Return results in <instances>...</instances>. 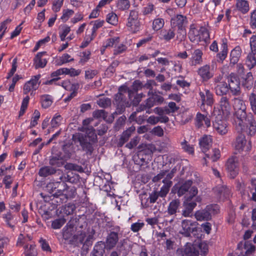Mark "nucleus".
I'll use <instances>...</instances> for the list:
<instances>
[{"instance_id":"obj_1","label":"nucleus","mask_w":256,"mask_h":256,"mask_svg":"<svg viewBox=\"0 0 256 256\" xmlns=\"http://www.w3.org/2000/svg\"><path fill=\"white\" fill-rule=\"evenodd\" d=\"M72 140L75 142H79L82 150L89 156L92 154L98 142L97 134L92 127L88 128L84 134L78 133L73 136Z\"/></svg>"},{"instance_id":"obj_2","label":"nucleus","mask_w":256,"mask_h":256,"mask_svg":"<svg viewBox=\"0 0 256 256\" xmlns=\"http://www.w3.org/2000/svg\"><path fill=\"white\" fill-rule=\"evenodd\" d=\"M122 92L126 93V86H122L118 89V92L114 95V104L116 106V110L112 114L111 122L114 118V115L120 114L125 111L126 107H130L131 104L126 100V96Z\"/></svg>"},{"instance_id":"obj_3","label":"nucleus","mask_w":256,"mask_h":256,"mask_svg":"<svg viewBox=\"0 0 256 256\" xmlns=\"http://www.w3.org/2000/svg\"><path fill=\"white\" fill-rule=\"evenodd\" d=\"M220 207L218 204H212L208 205L204 208L196 212L194 216L198 221H209L212 220V216L219 212Z\"/></svg>"},{"instance_id":"obj_4","label":"nucleus","mask_w":256,"mask_h":256,"mask_svg":"<svg viewBox=\"0 0 256 256\" xmlns=\"http://www.w3.org/2000/svg\"><path fill=\"white\" fill-rule=\"evenodd\" d=\"M198 194V188L196 186L192 187L190 191V196H185V200L183 202L184 210L182 214L184 217L192 216L194 209L196 206V202L192 201V198Z\"/></svg>"},{"instance_id":"obj_5","label":"nucleus","mask_w":256,"mask_h":256,"mask_svg":"<svg viewBox=\"0 0 256 256\" xmlns=\"http://www.w3.org/2000/svg\"><path fill=\"white\" fill-rule=\"evenodd\" d=\"M171 26L172 27H178V38L182 40L186 36V26L188 24L186 16L182 14H176L170 20Z\"/></svg>"},{"instance_id":"obj_6","label":"nucleus","mask_w":256,"mask_h":256,"mask_svg":"<svg viewBox=\"0 0 256 256\" xmlns=\"http://www.w3.org/2000/svg\"><path fill=\"white\" fill-rule=\"evenodd\" d=\"M158 94H162L160 92H154L149 91L148 93L149 98L146 100V105L144 106L142 108L140 107L138 109L136 110V112H140L144 110V108H151L154 105H160L162 104L164 102V98Z\"/></svg>"},{"instance_id":"obj_7","label":"nucleus","mask_w":256,"mask_h":256,"mask_svg":"<svg viewBox=\"0 0 256 256\" xmlns=\"http://www.w3.org/2000/svg\"><path fill=\"white\" fill-rule=\"evenodd\" d=\"M57 196H61L66 200L69 198L74 197L76 193V189L74 186H68L66 183L60 180L56 182Z\"/></svg>"},{"instance_id":"obj_8","label":"nucleus","mask_w":256,"mask_h":256,"mask_svg":"<svg viewBox=\"0 0 256 256\" xmlns=\"http://www.w3.org/2000/svg\"><path fill=\"white\" fill-rule=\"evenodd\" d=\"M112 231L108 233L104 242V245L107 250L113 249L116 246L119 240L118 233L120 231V227L116 226L112 228Z\"/></svg>"},{"instance_id":"obj_9","label":"nucleus","mask_w":256,"mask_h":256,"mask_svg":"<svg viewBox=\"0 0 256 256\" xmlns=\"http://www.w3.org/2000/svg\"><path fill=\"white\" fill-rule=\"evenodd\" d=\"M198 225L196 222L184 220L182 222V231L180 233L186 237L190 236L191 234L196 236L198 234Z\"/></svg>"},{"instance_id":"obj_10","label":"nucleus","mask_w":256,"mask_h":256,"mask_svg":"<svg viewBox=\"0 0 256 256\" xmlns=\"http://www.w3.org/2000/svg\"><path fill=\"white\" fill-rule=\"evenodd\" d=\"M228 86L230 92L234 96H239L241 94L240 82L237 74L231 73L228 76Z\"/></svg>"},{"instance_id":"obj_11","label":"nucleus","mask_w":256,"mask_h":256,"mask_svg":"<svg viewBox=\"0 0 256 256\" xmlns=\"http://www.w3.org/2000/svg\"><path fill=\"white\" fill-rule=\"evenodd\" d=\"M254 250V246L248 242H246L244 247L242 244H238L236 250L234 252L229 254L228 256H246Z\"/></svg>"},{"instance_id":"obj_12","label":"nucleus","mask_w":256,"mask_h":256,"mask_svg":"<svg viewBox=\"0 0 256 256\" xmlns=\"http://www.w3.org/2000/svg\"><path fill=\"white\" fill-rule=\"evenodd\" d=\"M138 12L136 10H131L128 18L126 26L130 28L131 30L138 31L140 26V22L138 18Z\"/></svg>"},{"instance_id":"obj_13","label":"nucleus","mask_w":256,"mask_h":256,"mask_svg":"<svg viewBox=\"0 0 256 256\" xmlns=\"http://www.w3.org/2000/svg\"><path fill=\"white\" fill-rule=\"evenodd\" d=\"M41 196L44 198L45 202H49L52 204L51 210L56 208L58 206L62 204L64 200H66L65 198L61 196H49L44 193H40Z\"/></svg>"},{"instance_id":"obj_14","label":"nucleus","mask_w":256,"mask_h":256,"mask_svg":"<svg viewBox=\"0 0 256 256\" xmlns=\"http://www.w3.org/2000/svg\"><path fill=\"white\" fill-rule=\"evenodd\" d=\"M226 168L232 178L236 177L238 172V159L236 156H232L228 159L226 164Z\"/></svg>"},{"instance_id":"obj_15","label":"nucleus","mask_w":256,"mask_h":256,"mask_svg":"<svg viewBox=\"0 0 256 256\" xmlns=\"http://www.w3.org/2000/svg\"><path fill=\"white\" fill-rule=\"evenodd\" d=\"M200 32L202 33L204 37V40L206 42V39L209 37V34L208 30L204 29L200 32L198 29L194 28H191L188 34L190 40L192 42H200Z\"/></svg>"},{"instance_id":"obj_16","label":"nucleus","mask_w":256,"mask_h":256,"mask_svg":"<svg viewBox=\"0 0 256 256\" xmlns=\"http://www.w3.org/2000/svg\"><path fill=\"white\" fill-rule=\"evenodd\" d=\"M64 160L62 152H58L50 157L49 164L52 167L60 168L64 164Z\"/></svg>"},{"instance_id":"obj_17","label":"nucleus","mask_w":256,"mask_h":256,"mask_svg":"<svg viewBox=\"0 0 256 256\" xmlns=\"http://www.w3.org/2000/svg\"><path fill=\"white\" fill-rule=\"evenodd\" d=\"M214 192L216 198L224 200L228 198L230 190L228 188L224 186H218L213 188Z\"/></svg>"},{"instance_id":"obj_18","label":"nucleus","mask_w":256,"mask_h":256,"mask_svg":"<svg viewBox=\"0 0 256 256\" xmlns=\"http://www.w3.org/2000/svg\"><path fill=\"white\" fill-rule=\"evenodd\" d=\"M198 74L202 80L204 82H207L213 76V74L210 70V66L206 64L198 70Z\"/></svg>"},{"instance_id":"obj_19","label":"nucleus","mask_w":256,"mask_h":256,"mask_svg":"<svg viewBox=\"0 0 256 256\" xmlns=\"http://www.w3.org/2000/svg\"><path fill=\"white\" fill-rule=\"evenodd\" d=\"M40 78V74H38L32 76V79L27 82L24 85L23 90L24 94H28L32 88L34 90H36L38 87H36L38 83V80Z\"/></svg>"},{"instance_id":"obj_20","label":"nucleus","mask_w":256,"mask_h":256,"mask_svg":"<svg viewBox=\"0 0 256 256\" xmlns=\"http://www.w3.org/2000/svg\"><path fill=\"white\" fill-rule=\"evenodd\" d=\"M73 230L69 228L68 226H64L62 229V238L68 242L66 244H72L76 242V238L73 234Z\"/></svg>"},{"instance_id":"obj_21","label":"nucleus","mask_w":256,"mask_h":256,"mask_svg":"<svg viewBox=\"0 0 256 256\" xmlns=\"http://www.w3.org/2000/svg\"><path fill=\"white\" fill-rule=\"evenodd\" d=\"M220 106L224 115L228 116L230 113L231 106L229 98L226 96H222L220 100Z\"/></svg>"},{"instance_id":"obj_22","label":"nucleus","mask_w":256,"mask_h":256,"mask_svg":"<svg viewBox=\"0 0 256 256\" xmlns=\"http://www.w3.org/2000/svg\"><path fill=\"white\" fill-rule=\"evenodd\" d=\"M106 249L104 245V242L100 241L97 242L94 247V249L90 253V256H103Z\"/></svg>"},{"instance_id":"obj_23","label":"nucleus","mask_w":256,"mask_h":256,"mask_svg":"<svg viewBox=\"0 0 256 256\" xmlns=\"http://www.w3.org/2000/svg\"><path fill=\"white\" fill-rule=\"evenodd\" d=\"M222 116H220V120L218 118L213 122V126L216 130L220 134H224L228 132L227 126L226 122L221 120Z\"/></svg>"},{"instance_id":"obj_24","label":"nucleus","mask_w":256,"mask_h":256,"mask_svg":"<svg viewBox=\"0 0 256 256\" xmlns=\"http://www.w3.org/2000/svg\"><path fill=\"white\" fill-rule=\"evenodd\" d=\"M46 52H38L34 58V64L35 65V68L38 69V68H44L46 64L47 60L45 58H42L43 56L46 54Z\"/></svg>"},{"instance_id":"obj_25","label":"nucleus","mask_w":256,"mask_h":256,"mask_svg":"<svg viewBox=\"0 0 256 256\" xmlns=\"http://www.w3.org/2000/svg\"><path fill=\"white\" fill-rule=\"evenodd\" d=\"M192 181L191 180H188L186 181L184 184H182L178 188V196H180L184 194L186 192H188V194H186V196H190V191L192 187L194 186H192Z\"/></svg>"},{"instance_id":"obj_26","label":"nucleus","mask_w":256,"mask_h":256,"mask_svg":"<svg viewBox=\"0 0 256 256\" xmlns=\"http://www.w3.org/2000/svg\"><path fill=\"white\" fill-rule=\"evenodd\" d=\"M204 122L207 128L210 126V120L208 117L200 112L198 113L196 118V126L198 128H201L204 125Z\"/></svg>"},{"instance_id":"obj_27","label":"nucleus","mask_w":256,"mask_h":256,"mask_svg":"<svg viewBox=\"0 0 256 256\" xmlns=\"http://www.w3.org/2000/svg\"><path fill=\"white\" fill-rule=\"evenodd\" d=\"M180 202L179 200H173L169 204L167 212L170 216L176 215L177 212H180L178 210Z\"/></svg>"},{"instance_id":"obj_28","label":"nucleus","mask_w":256,"mask_h":256,"mask_svg":"<svg viewBox=\"0 0 256 256\" xmlns=\"http://www.w3.org/2000/svg\"><path fill=\"white\" fill-rule=\"evenodd\" d=\"M199 144L202 150L205 153L212 146V139L210 136H206L200 139Z\"/></svg>"},{"instance_id":"obj_29","label":"nucleus","mask_w":256,"mask_h":256,"mask_svg":"<svg viewBox=\"0 0 256 256\" xmlns=\"http://www.w3.org/2000/svg\"><path fill=\"white\" fill-rule=\"evenodd\" d=\"M62 150L64 153L62 156L64 159L70 158L72 154L74 152V148L72 142H68L62 146Z\"/></svg>"},{"instance_id":"obj_30","label":"nucleus","mask_w":256,"mask_h":256,"mask_svg":"<svg viewBox=\"0 0 256 256\" xmlns=\"http://www.w3.org/2000/svg\"><path fill=\"white\" fill-rule=\"evenodd\" d=\"M201 100L202 101V105L205 104L209 106H212L214 103L213 94L210 92L209 90L206 91V94L203 92H200Z\"/></svg>"},{"instance_id":"obj_31","label":"nucleus","mask_w":256,"mask_h":256,"mask_svg":"<svg viewBox=\"0 0 256 256\" xmlns=\"http://www.w3.org/2000/svg\"><path fill=\"white\" fill-rule=\"evenodd\" d=\"M57 170L50 166H44L42 167L38 172V175L42 177H47L55 174Z\"/></svg>"},{"instance_id":"obj_32","label":"nucleus","mask_w":256,"mask_h":256,"mask_svg":"<svg viewBox=\"0 0 256 256\" xmlns=\"http://www.w3.org/2000/svg\"><path fill=\"white\" fill-rule=\"evenodd\" d=\"M246 140L244 134L240 133L236 138L234 148L238 151H242L246 145Z\"/></svg>"},{"instance_id":"obj_33","label":"nucleus","mask_w":256,"mask_h":256,"mask_svg":"<svg viewBox=\"0 0 256 256\" xmlns=\"http://www.w3.org/2000/svg\"><path fill=\"white\" fill-rule=\"evenodd\" d=\"M230 90L226 82H219L215 87L216 93L218 96H224L227 94Z\"/></svg>"},{"instance_id":"obj_34","label":"nucleus","mask_w":256,"mask_h":256,"mask_svg":"<svg viewBox=\"0 0 256 256\" xmlns=\"http://www.w3.org/2000/svg\"><path fill=\"white\" fill-rule=\"evenodd\" d=\"M134 130V128H130V129L124 132L122 134L118 142V146L122 147L128 141L132 135V132Z\"/></svg>"},{"instance_id":"obj_35","label":"nucleus","mask_w":256,"mask_h":256,"mask_svg":"<svg viewBox=\"0 0 256 256\" xmlns=\"http://www.w3.org/2000/svg\"><path fill=\"white\" fill-rule=\"evenodd\" d=\"M160 38L168 42L174 38L175 36L174 30L173 28L168 30L164 29L160 31Z\"/></svg>"},{"instance_id":"obj_36","label":"nucleus","mask_w":256,"mask_h":256,"mask_svg":"<svg viewBox=\"0 0 256 256\" xmlns=\"http://www.w3.org/2000/svg\"><path fill=\"white\" fill-rule=\"evenodd\" d=\"M203 54L202 51L200 49L195 50L192 53V65L196 66L200 64L202 62V56Z\"/></svg>"},{"instance_id":"obj_37","label":"nucleus","mask_w":256,"mask_h":256,"mask_svg":"<svg viewBox=\"0 0 256 256\" xmlns=\"http://www.w3.org/2000/svg\"><path fill=\"white\" fill-rule=\"evenodd\" d=\"M254 84V78L251 72H248L246 77L243 78L242 82V86L250 90L252 88Z\"/></svg>"},{"instance_id":"obj_38","label":"nucleus","mask_w":256,"mask_h":256,"mask_svg":"<svg viewBox=\"0 0 256 256\" xmlns=\"http://www.w3.org/2000/svg\"><path fill=\"white\" fill-rule=\"evenodd\" d=\"M162 182L164 183V186L161 188L160 190L158 192L160 196L162 198L166 196L172 184V182L169 180H162Z\"/></svg>"},{"instance_id":"obj_39","label":"nucleus","mask_w":256,"mask_h":256,"mask_svg":"<svg viewBox=\"0 0 256 256\" xmlns=\"http://www.w3.org/2000/svg\"><path fill=\"white\" fill-rule=\"evenodd\" d=\"M246 110H235L234 116L237 118V122H238V125L241 124L244 120L248 117V114L246 112Z\"/></svg>"},{"instance_id":"obj_40","label":"nucleus","mask_w":256,"mask_h":256,"mask_svg":"<svg viewBox=\"0 0 256 256\" xmlns=\"http://www.w3.org/2000/svg\"><path fill=\"white\" fill-rule=\"evenodd\" d=\"M236 6L243 14H246L249 10L248 3V1L245 0H238Z\"/></svg>"},{"instance_id":"obj_41","label":"nucleus","mask_w":256,"mask_h":256,"mask_svg":"<svg viewBox=\"0 0 256 256\" xmlns=\"http://www.w3.org/2000/svg\"><path fill=\"white\" fill-rule=\"evenodd\" d=\"M42 106L44 108H47L50 107L52 103V96L48 94H44L40 96Z\"/></svg>"},{"instance_id":"obj_42","label":"nucleus","mask_w":256,"mask_h":256,"mask_svg":"<svg viewBox=\"0 0 256 256\" xmlns=\"http://www.w3.org/2000/svg\"><path fill=\"white\" fill-rule=\"evenodd\" d=\"M76 208L75 205L72 203H68L62 206L60 210V212H64L67 216L72 214Z\"/></svg>"},{"instance_id":"obj_43","label":"nucleus","mask_w":256,"mask_h":256,"mask_svg":"<svg viewBox=\"0 0 256 256\" xmlns=\"http://www.w3.org/2000/svg\"><path fill=\"white\" fill-rule=\"evenodd\" d=\"M222 51L217 54L221 62H222L226 58L228 54V46L226 39L224 38L222 40Z\"/></svg>"},{"instance_id":"obj_44","label":"nucleus","mask_w":256,"mask_h":256,"mask_svg":"<svg viewBox=\"0 0 256 256\" xmlns=\"http://www.w3.org/2000/svg\"><path fill=\"white\" fill-rule=\"evenodd\" d=\"M256 124V121L254 120V116L252 114L250 113L248 114V117L246 120V121L244 120L241 124L239 126H246V128H249L250 126H252Z\"/></svg>"},{"instance_id":"obj_45","label":"nucleus","mask_w":256,"mask_h":256,"mask_svg":"<svg viewBox=\"0 0 256 256\" xmlns=\"http://www.w3.org/2000/svg\"><path fill=\"white\" fill-rule=\"evenodd\" d=\"M56 182H49L46 187V190L49 193V196H57Z\"/></svg>"},{"instance_id":"obj_46","label":"nucleus","mask_w":256,"mask_h":256,"mask_svg":"<svg viewBox=\"0 0 256 256\" xmlns=\"http://www.w3.org/2000/svg\"><path fill=\"white\" fill-rule=\"evenodd\" d=\"M60 180L64 182H70V183H74L76 180V177L73 176L72 172H69L67 174H64L60 176Z\"/></svg>"},{"instance_id":"obj_47","label":"nucleus","mask_w":256,"mask_h":256,"mask_svg":"<svg viewBox=\"0 0 256 256\" xmlns=\"http://www.w3.org/2000/svg\"><path fill=\"white\" fill-rule=\"evenodd\" d=\"M234 110H246V106L244 102L238 98H234L233 99Z\"/></svg>"},{"instance_id":"obj_48","label":"nucleus","mask_w":256,"mask_h":256,"mask_svg":"<svg viewBox=\"0 0 256 256\" xmlns=\"http://www.w3.org/2000/svg\"><path fill=\"white\" fill-rule=\"evenodd\" d=\"M104 20H98L95 21H92L90 24H94L93 28H92V36H96V32L100 28L102 27L104 25Z\"/></svg>"},{"instance_id":"obj_49","label":"nucleus","mask_w":256,"mask_h":256,"mask_svg":"<svg viewBox=\"0 0 256 256\" xmlns=\"http://www.w3.org/2000/svg\"><path fill=\"white\" fill-rule=\"evenodd\" d=\"M66 220L64 218H60L53 220L52 222V228L54 229H60L66 222Z\"/></svg>"},{"instance_id":"obj_50","label":"nucleus","mask_w":256,"mask_h":256,"mask_svg":"<svg viewBox=\"0 0 256 256\" xmlns=\"http://www.w3.org/2000/svg\"><path fill=\"white\" fill-rule=\"evenodd\" d=\"M94 239V236L93 234L88 235L86 240L83 243L82 249L86 251V252H88L89 248L92 244Z\"/></svg>"},{"instance_id":"obj_51","label":"nucleus","mask_w":256,"mask_h":256,"mask_svg":"<svg viewBox=\"0 0 256 256\" xmlns=\"http://www.w3.org/2000/svg\"><path fill=\"white\" fill-rule=\"evenodd\" d=\"M164 20L162 18H155L152 22V28L156 31L160 30L164 26Z\"/></svg>"},{"instance_id":"obj_52","label":"nucleus","mask_w":256,"mask_h":256,"mask_svg":"<svg viewBox=\"0 0 256 256\" xmlns=\"http://www.w3.org/2000/svg\"><path fill=\"white\" fill-rule=\"evenodd\" d=\"M255 54L252 52L248 54L246 58V65L250 69L253 68L256 65Z\"/></svg>"},{"instance_id":"obj_53","label":"nucleus","mask_w":256,"mask_h":256,"mask_svg":"<svg viewBox=\"0 0 256 256\" xmlns=\"http://www.w3.org/2000/svg\"><path fill=\"white\" fill-rule=\"evenodd\" d=\"M130 6L128 0H118L117 3V8L121 10H128Z\"/></svg>"},{"instance_id":"obj_54","label":"nucleus","mask_w":256,"mask_h":256,"mask_svg":"<svg viewBox=\"0 0 256 256\" xmlns=\"http://www.w3.org/2000/svg\"><path fill=\"white\" fill-rule=\"evenodd\" d=\"M30 100V97L28 96H26L25 97L23 100L21 105L20 111L19 112V117L23 116L28 108V104Z\"/></svg>"},{"instance_id":"obj_55","label":"nucleus","mask_w":256,"mask_h":256,"mask_svg":"<svg viewBox=\"0 0 256 256\" xmlns=\"http://www.w3.org/2000/svg\"><path fill=\"white\" fill-rule=\"evenodd\" d=\"M62 117L60 114H56L50 122V125L52 128H57L60 124Z\"/></svg>"},{"instance_id":"obj_56","label":"nucleus","mask_w":256,"mask_h":256,"mask_svg":"<svg viewBox=\"0 0 256 256\" xmlns=\"http://www.w3.org/2000/svg\"><path fill=\"white\" fill-rule=\"evenodd\" d=\"M106 21L112 25H115L118 22V16L114 12L109 13L106 18Z\"/></svg>"},{"instance_id":"obj_57","label":"nucleus","mask_w":256,"mask_h":256,"mask_svg":"<svg viewBox=\"0 0 256 256\" xmlns=\"http://www.w3.org/2000/svg\"><path fill=\"white\" fill-rule=\"evenodd\" d=\"M120 42L119 37H114L108 38L106 42L105 48L112 47L114 44H118Z\"/></svg>"},{"instance_id":"obj_58","label":"nucleus","mask_w":256,"mask_h":256,"mask_svg":"<svg viewBox=\"0 0 256 256\" xmlns=\"http://www.w3.org/2000/svg\"><path fill=\"white\" fill-rule=\"evenodd\" d=\"M98 104L103 108L108 107L111 104V100L109 98H100L98 101Z\"/></svg>"},{"instance_id":"obj_59","label":"nucleus","mask_w":256,"mask_h":256,"mask_svg":"<svg viewBox=\"0 0 256 256\" xmlns=\"http://www.w3.org/2000/svg\"><path fill=\"white\" fill-rule=\"evenodd\" d=\"M74 14V12L72 10H64L61 19L64 22H66Z\"/></svg>"},{"instance_id":"obj_60","label":"nucleus","mask_w":256,"mask_h":256,"mask_svg":"<svg viewBox=\"0 0 256 256\" xmlns=\"http://www.w3.org/2000/svg\"><path fill=\"white\" fill-rule=\"evenodd\" d=\"M64 168L66 170H77L80 172H82L83 171V168L82 166H78L76 164H74L72 163H68L66 164Z\"/></svg>"},{"instance_id":"obj_61","label":"nucleus","mask_w":256,"mask_h":256,"mask_svg":"<svg viewBox=\"0 0 256 256\" xmlns=\"http://www.w3.org/2000/svg\"><path fill=\"white\" fill-rule=\"evenodd\" d=\"M140 198L141 200V204L143 206L146 208L149 206L150 198L146 193L142 194L140 195Z\"/></svg>"},{"instance_id":"obj_62","label":"nucleus","mask_w":256,"mask_h":256,"mask_svg":"<svg viewBox=\"0 0 256 256\" xmlns=\"http://www.w3.org/2000/svg\"><path fill=\"white\" fill-rule=\"evenodd\" d=\"M92 115L95 118H102L105 119L108 116V113L104 110H100L94 111Z\"/></svg>"},{"instance_id":"obj_63","label":"nucleus","mask_w":256,"mask_h":256,"mask_svg":"<svg viewBox=\"0 0 256 256\" xmlns=\"http://www.w3.org/2000/svg\"><path fill=\"white\" fill-rule=\"evenodd\" d=\"M86 236V232L83 231H78L77 234H74V238H76V242L78 240L80 244H82L85 241Z\"/></svg>"},{"instance_id":"obj_64","label":"nucleus","mask_w":256,"mask_h":256,"mask_svg":"<svg viewBox=\"0 0 256 256\" xmlns=\"http://www.w3.org/2000/svg\"><path fill=\"white\" fill-rule=\"evenodd\" d=\"M24 254L25 256H36L38 253L35 249V245H30L29 250H28Z\"/></svg>"}]
</instances>
